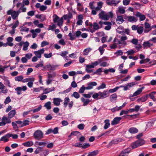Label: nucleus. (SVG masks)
Returning <instances> with one entry per match:
<instances>
[{
  "mask_svg": "<svg viewBox=\"0 0 156 156\" xmlns=\"http://www.w3.org/2000/svg\"><path fill=\"white\" fill-rule=\"evenodd\" d=\"M106 2L107 4L108 5H112L113 4H115V1H110L109 0H107Z\"/></svg>",
  "mask_w": 156,
  "mask_h": 156,
  "instance_id": "nucleus-44",
  "label": "nucleus"
},
{
  "mask_svg": "<svg viewBox=\"0 0 156 156\" xmlns=\"http://www.w3.org/2000/svg\"><path fill=\"white\" fill-rule=\"evenodd\" d=\"M129 131L131 133H137L138 130L136 128L132 127L129 129Z\"/></svg>",
  "mask_w": 156,
  "mask_h": 156,
  "instance_id": "nucleus-16",
  "label": "nucleus"
},
{
  "mask_svg": "<svg viewBox=\"0 0 156 156\" xmlns=\"http://www.w3.org/2000/svg\"><path fill=\"white\" fill-rule=\"evenodd\" d=\"M72 87L75 88L77 87V85L75 81L72 82L71 84Z\"/></svg>",
  "mask_w": 156,
  "mask_h": 156,
  "instance_id": "nucleus-64",
  "label": "nucleus"
},
{
  "mask_svg": "<svg viewBox=\"0 0 156 156\" xmlns=\"http://www.w3.org/2000/svg\"><path fill=\"white\" fill-rule=\"evenodd\" d=\"M148 95L146 94L145 96H144L141 98H139L137 100L138 102L141 101L142 102H144L147 100L148 97Z\"/></svg>",
  "mask_w": 156,
  "mask_h": 156,
  "instance_id": "nucleus-12",
  "label": "nucleus"
},
{
  "mask_svg": "<svg viewBox=\"0 0 156 156\" xmlns=\"http://www.w3.org/2000/svg\"><path fill=\"white\" fill-rule=\"evenodd\" d=\"M104 24L105 25H108L105 27V29L106 30H109L111 28L112 25L111 23L109 22H104Z\"/></svg>",
  "mask_w": 156,
  "mask_h": 156,
  "instance_id": "nucleus-10",
  "label": "nucleus"
},
{
  "mask_svg": "<svg viewBox=\"0 0 156 156\" xmlns=\"http://www.w3.org/2000/svg\"><path fill=\"white\" fill-rule=\"evenodd\" d=\"M58 22L57 25L60 27L62 25L63 22V17H61Z\"/></svg>",
  "mask_w": 156,
  "mask_h": 156,
  "instance_id": "nucleus-25",
  "label": "nucleus"
},
{
  "mask_svg": "<svg viewBox=\"0 0 156 156\" xmlns=\"http://www.w3.org/2000/svg\"><path fill=\"white\" fill-rule=\"evenodd\" d=\"M52 132L54 134H57L58 133V127L55 128L53 130H52Z\"/></svg>",
  "mask_w": 156,
  "mask_h": 156,
  "instance_id": "nucleus-61",
  "label": "nucleus"
},
{
  "mask_svg": "<svg viewBox=\"0 0 156 156\" xmlns=\"http://www.w3.org/2000/svg\"><path fill=\"white\" fill-rule=\"evenodd\" d=\"M152 44H150L149 41L144 42L143 44V46L144 47H150L151 46H152Z\"/></svg>",
  "mask_w": 156,
  "mask_h": 156,
  "instance_id": "nucleus-29",
  "label": "nucleus"
},
{
  "mask_svg": "<svg viewBox=\"0 0 156 156\" xmlns=\"http://www.w3.org/2000/svg\"><path fill=\"white\" fill-rule=\"evenodd\" d=\"M131 42L134 44H137L138 43V40L136 39H133L132 40Z\"/></svg>",
  "mask_w": 156,
  "mask_h": 156,
  "instance_id": "nucleus-59",
  "label": "nucleus"
},
{
  "mask_svg": "<svg viewBox=\"0 0 156 156\" xmlns=\"http://www.w3.org/2000/svg\"><path fill=\"white\" fill-rule=\"evenodd\" d=\"M34 136L35 139L40 140L43 138V133L41 130H38L35 132Z\"/></svg>",
  "mask_w": 156,
  "mask_h": 156,
  "instance_id": "nucleus-3",
  "label": "nucleus"
},
{
  "mask_svg": "<svg viewBox=\"0 0 156 156\" xmlns=\"http://www.w3.org/2000/svg\"><path fill=\"white\" fill-rule=\"evenodd\" d=\"M54 90V87H53L52 88V89H51V90H49V89H48V88H46L45 89L44 91V94H47L48 93H49V92H51V91H53Z\"/></svg>",
  "mask_w": 156,
  "mask_h": 156,
  "instance_id": "nucleus-31",
  "label": "nucleus"
},
{
  "mask_svg": "<svg viewBox=\"0 0 156 156\" xmlns=\"http://www.w3.org/2000/svg\"><path fill=\"white\" fill-rule=\"evenodd\" d=\"M72 97L74 96L76 98H78L80 97V95L77 92H74L73 94L71 95Z\"/></svg>",
  "mask_w": 156,
  "mask_h": 156,
  "instance_id": "nucleus-32",
  "label": "nucleus"
},
{
  "mask_svg": "<svg viewBox=\"0 0 156 156\" xmlns=\"http://www.w3.org/2000/svg\"><path fill=\"white\" fill-rule=\"evenodd\" d=\"M19 23L18 20L16 21L12 27V28L14 29L18 26Z\"/></svg>",
  "mask_w": 156,
  "mask_h": 156,
  "instance_id": "nucleus-48",
  "label": "nucleus"
},
{
  "mask_svg": "<svg viewBox=\"0 0 156 156\" xmlns=\"http://www.w3.org/2000/svg\"><path fill=\"white\" fill-rule=\"evenodd\" d=\"M29 121L27 120H25L23 122V124L21 126V127H22L24 126L28 125L29 124Z\"/></svg>",
  "mask_w": 156,
  "mask_h": 156,
  "instance_id": "nucleus-39",
  "label": "nucleus"
},
{
  "mask_svg": "<svg viewBox=\"0 0 156 156\" xmlns=\"http://www.w3.org/2000/svg\"><path fill=\"white\" fill-rule=\"evenodd\" d=\"M93 28L95 30H97L99 28V25L96 22L93 23Z\"/></svg>",
  "mask_w": 156,
  "mask_h": 156,
  "instance_id": "nucleus-28",
  "label": "nucleus"
},
{
  "mask_svg": "<svg viewBox=\"0 0 156 156\" xmlns=\"http://www.w3.org/2000/svg\"><path fill=\"white\" fill-rule=\"evenodd\" d=\"M11 101V100L10 99V98L8 96L5 99V101L4 103L5 104H7L8 103H9V102H10Z\"/></svg>",
  "mask_w": 156,
  "mask_h": 156,
  "instance_id": "nucleus-43",
  "label": "nucleus"
},
{
  "mask_svg": "<svg viewBox=\"0 0 156 156\" xmlns=\"http://www.w3.org/2000/svg\"><path fill=\"white\" fill-rule=\"evenodd\" d=\"M133 5H136V6L134 7L136 9H139L141 7V5L139 3L136 2Z\"/></svg>",
  "mask_w": 156,
  "mask_h": 156,
  "instance_id": "nucleus-56",
  "label": "nucleus"
},
{
  "mask_svg": "<svg viewBox=\"0 0 156 156\" xmlns=\"http://www.w3.org/2000/svg\"><path fill=\"white\" fill-rule=\"evenodd\" d=\"M23 77L22 76H17L15 78V80L18 81H20L22 80Z\"/></svg>",
  "mask_w": 156,
  "mask_h": 156,
  "instance_id": "nucleus-30",
  "label": "nucleus"
},
{
  "mask_svg": "<svg viewBox=\"0 0 156 156\" xmlns=\"http://www.w3.org/2000/svg\"><path fill=\"white\" fill-rule=\"evenodd\" d=\"M121 109V107H116L114 108H112L111 109V111L112 112H114L116 111H119Z\"/></svg>",
  "mask_w": 156,
  "mask_h": 156,
  "instance_id": "nucleus-34",
  "label": "nucleus"
},
{
  "mask_svg": "<svg viewBox=\"0 0 156 156\" xmlns=\"http://www.w3.org/2000/svg\"><path fill=\"white\" fill-rule=\"evenodd\" d=\"M52 116L50 114H48V115L46 116L45 117V119L46 120H51L52 119Z\"/></svg>",
  "mask_w": 156,
  "mask_h": 156,
  "instance_id": "nucleus-62",
  "label": "nucleus"
},
{
  "mask_svg": "<svg viewBox=\"0 0 156 156\" xmlns=\"http://www.w3.org/2000/svg\"><path fill=\"white\" fill-rule=\"evenodd\" d=\"M56 28V26L55 24H53L52 26H49L48 27V30H53L54 29Z\"/></svg>",
  "mask_w": 156,
  "mask_h": 156,
  "instance_id": "nucleus-54",
  "label": "nucleus"
},
{
  "mask_svg": "<svg viewBox=\"0 0 156 156\" xmlns=\"http://www.w3.org/2000/svg\"><path fill=\"white\" fill-rule=\"evenodd\" d=\"M85 89H86V87H85L84 86H82V87L79 90V93H83L84 92Z\"/></svg>",
  "mask_w": 156,
  "mask_h": 156,
  "instance_id": "nucleus-45",
  "label": "nucleus"
},
{
  "mask_svg": "<svg viewBox=\"0 0 156 156\" xmlns=\"http://www.w3.org/2000/svg\"><path fill=\"white\" fill-rule=\"evenodd\" d=\"M29 43L27 42L26 41L24 43V45L23 49L24 51H26L27 49V47L29 46Z\"/></svg>",
  "mask_w": 156,
  "mask_h": 156,
  "instance_id": "nucleus-27",
  "label": "nucleus"
},
{
  "mask_svg": "<svg viewBox=\"0 0 156 156\" xmlns=\"http://www.w3.org/2000/svg\"><path fill=\"white\" fill-rule=\"evenodd\" d=\"M119 11L121 14H123L125 12V9L122 8H119Z\"/></svg>",
  "mask_w": 156,
  "mask_h": 156,
  "instance_id": "nucleus-53",
  "label": "nucleus"
},
{
  "mask_svg": "<svg viewBox=\"0 0 156 156\" xmlns=\"http://www.w3.org/2000/svg\"><path fill=\"white\" fill-rule=\"evenodd\" d=\"M51 103L50 101H48L45 104L44 106L46 107L48 110H49L51 108Z\"/></svg>",
  "mask_w": 156,
  "mask_h": 156,
  "instance_id": "nucleus-19",
  "label": "nucleus"
},
{
  "mask_svg": "<svg viewBox=\"0 0 156 156\" xmlns=\"http://www.w3.org/2000/svg\"><path fill=\"white\" fill-rule=\"evenodd\" d=\"M94 3V2H92L89 3L90 7L91 9H93L95 8V7L93 5V4Z\"/></svg>",
  "mask_w": 156,
  "mask_h": 156,
  "instance_id": "nucleus-46",
  "label": "nucleus"
},
{
  "mask_svg": "<svg viewBox=\"0 0 156 156\" xmlns=\"http://www.w3.org/2000/svg\"><path fill=\"white\" fill-rule=\"evenodd\" d=\"M98 151L96 150L90 152L87 156H96L98 153Z\"/></svg>",
  "mask_w": 156,
  "mask_h": 156,
  "instance_id": "nucleus-20",
  "label": "nucleus"
},
{
  "mask_svg": "<svg viewBox=\"0 0 156 156\" xmlns=\"http://www.w3.org/2000/svg\"><path fill=\"white\" fill-rule=\"evenodd\" d=\"M125 19H127V20L129 22H132L133 21L136 22L137 21V19L133 16H127L126 18H124Z\"/></svg>",
  "mask_w": 156,
  "mask_h": 156,
  "instance_id": "nucleus-8",
  "label": "nucleus"
},
{
  "mask_svg": "<svg viewBox=\"0 0 156 156\" xmlns=\"http://www.w3.org/2000/svg\"><path fill=\"white\" fill-rule=\"evenodd\" d=\"M145 143L144 140L143 139H140L133 143L131 146L133 148H135L137 147L143 145Z\"/></svg>",
  "mask_w": 156,
  "mask_h": 156,
  "instance_id": "nucleus-2",
  "label": "nucleus"
},
{
  "mask_svg": "<svg viewBox=\"0 0 156 156\" xmlns=\"http://www.w3.org/2000/svg\"><path fill=\"white\" fill-rule=\"evenodd\" d=\"M15 90L17 91V92L18 94H20L21 93V87H18L16 88Z\"/></svg>",
  "mask_w": 156,
  "mask_h": 156,
  "instance_id": "nucleus-35",
  "label": "nucleus"
},
{
  "mask_svg": "<svg viewBox=\"0 0 156 156\" xmlns=\"http://www.w3.org/2000/svg\"><path fill=\"white\" fill-rule=\"evenodd\" d=\"M117 95L116 94H114L111 95L110 98L111 101H112L114 99L116 98Z\"/></svg>",
  "mask_w": 156,
  "mask_h": 156,
  "instance_id": "nucleus-37",
  "label": "nucleus"
},
{
  "mask_svg": "<svg viewBox=\"0 0 156 156\" xmlns=\"http://www.w3.org/2000/svg\"><path fill=\"white\" fill-rule=\"evenodd\" d=\"M99 18L104 20H107L109 18H112L113 14L112 12H110L108 13L104 11H101L99 14Z\"/></svg>",
  "mask_w": 156,
  "mask_h": 156,
  "instance_id": "nucleus-1",
  "label": "nucleus"
},
{
  "mask_svg": "<svg viewBox=\"0 0 156 156\" xmlns=\"http://www.w3.org/2000/svg\"><path fill=\"white\" fill-rule=\"evenodd\" d=\"M116 21L117 23L120 24L124 22L125 20L123 19V17L122 16H117Z\"/></svg>",
  "mask_w": 156,
  "mask_h": 156,
  "instance_id": "nucleus-11",
  "label": "nucleus"
},
{
  "mask_svg": "<svg viewBox=\"0 0 156 156\" xmlns=\"http://www.w3.org/2000/svg\"><path fill=\"white\" fill-rule=\"evenodd\" d=\"M105 124L104 127V129H106L109 127L110 125V124L109 123V120L108 119L105 120Z\"/></svg>",
  "mask_w": 156,
  "mask_h": 156,
  "instance_id": "nucleus-18",
  "label": "nucleus"
},
{
  "mask_svg": "<svg viewBox=\"0 0 156 156\" xmlns=\"http://www.w3.org/2000/svg\"><path fill=\"white\" fill-rule=\"evenodd\" d=\"M7 14L8 15H11L12 18L15 20L16 18L18 17V16L16 13V11H13L12 9H10L8 10L7 12Z\"/></svg>",
  "mask_w": 156,
  "mask_h": 156,
  "instance_id": "nucleus-4",
  "label": "nucleus"
},
{
  "mask_svg": "<svg viewBox=\"0 0 156 156\" xmlns=\"http://www.w3.org/2000/svg\"><path fill=\"white\" fill-rule=\"evenodd\" d=\"M6 137L5 136V135L2 136L0 139V141H3L4 142H7L8 141V139L6 138Z\"/></svg>",
  "mask_w": 156,
  "mask_h": 156,
  "instance_id": "nucleus-49",
  "label": "nucleus"
},
{
  "mask_svg": "<svg viewBox=\"0 0 156 156\" xmlns=\"http://www.w3.org/2000/svg\"><path fill=\"white\" fill-rule=\"evenodd\" d=\"M44 48H42L37 51H35L34 54L37 58H40L41 57V54L44 53Z\"/></svg>",
  "mask_w": 156,
  "mask_h": 156,
  "instance_id": "nucleus-5",
  "label": "nucleus"
},
{
  "mask_svg": "<svg viewBox=\"0 0 156 156\" xmlns=\"http://www.w3.org/2000/svg\"><path fill=\"white\" fill-rule=\"evenodd\" d=\"M68 35L70 37V40H74L75 39V37H74V35H73L71 32L69 33Z\"/></svg>",
  "mask_w": 156,
  "mask_h": 156,
  "instance_id": "nucleus-55",
  "label": "nucleus"
},
{
  "mask_svg": "<svg viewBox=\"0 0 156 156\" xmlns=\"http://www.w3.org/2000/svg\"><path fill=\"white\" fill-rule=\"evenodd\" d=\"M49 70H53L55 69V66H51L50 65H47L45 66Z\"/></svg>",
  "mask_w": 156,
  "mask_h": 156,
  "instance_id": "nucleus-22",
  "label": "nucleus"
},
{
  "mask_svg": "<svg viewBox=\"0 0 156 156\" xmlns=\"http://www.w3.org/2000/svg\"><path fill=\"white\" fill-rule=\"evenodd\" d=\"M47 8V6L44 5H41L40 8V10L41 11H43Z\"/></svg>",
  "mask_w": 156,
  "mask_h": 156,
  "instance_id": "nucleus-50",
  "label": "nucleus"
},
{
  "mask_svg": "<svg viewBox=\"0 0 156 156\" xmlns=\"http://www.w3.org/2000/svg\"><path fill=\"white\" fill-rule=\"evenodd\" d=\"M141 92L139 90H137L135 92L133 95L131 96V97H133L135 96H136L137 95H139Z\"/></svg>",
  "mask_w": 156,
  "mask_h": 156,
  "instance_id": "nucleus-38",
  "label": "nucleus"
},
{
  "mask_svg": "<svg viewBox=\"0 0 156 156\" xmlns=\"http://www.w3.org/2000/svg\"><path fill=\"white\" fill-rule=\"evenodd\" d=\"M54 16H55V17L53 19V21L54 23H55L58 21L57 20L59 19V17L56 15H54Z\"/></svg>",
  "mask_w": 156,
  "mask_h": 156,
  "instance_id": "nucleus-58",
  "label": "nucleus"
},
{
  "mask_svg": "<svg viewBox=\"0 0 156 156\" xmlns=\"http://www.w3.org/2000/svg\"><path fill=\"white\" fill-rule=\"evenodd\" d=\"M30 32L32 34V37L35 38L37 35V34L35 33L34 30L33 29L30 30Z\"/></svg>",
  "mask_w": 156,
  "mask_h": 156,
  "instance_id": "nucleus-40",
  "label": "nucleus"
},
{
  "mask_svg": "<svg viewBox=\"0 0 156 156\" xmlns=\"http://www.w3.org/2000/svg\"><path fill=\"white\" fill-rule=\"evenodd\" d=\"M135 85V83L133 82L129 83H128L126 86H121L120 87H119V88L121 87H123L124 89L123 90H126L129 89V88L134 86Z\"/></svg>",
  "mask_w": 156,
  "mask_h": 156,
  "instance_id": "nucleus-6",
  "label": "nucleus"
},
{
  "mask_svg": "<svg viewBox=\"0 0 156 156\" xmlns=\"http://www.w3.org/2000/svg\"><path fill=\"white\" fill-rule=\"evenodd\" d=\"M26 147H30L32 146L33 144L32 142L28 141L23 144Z\"/></svg>",
  "mask_w": 156,
  "mask_h": 156,
  "instance_id": "nucleus-21",
  "label": "nucleus"
},
{
  "mask_svg": "<svg viewBox=\"0 0 156 156\" xmlns=\"http://www.w3.org/2000/svg\"><path fill=\"white\" fill-rule=\"evenodd\" d=\"M24 5L22 4L21 7L20 8V10H21L22 12H25L26 10V8L24 7Z\"/></svg>",
  "mask_w": 156,
  "mask_h": 156,
  "instance_id": "nucleus-41",
  "label": "nucleus"
},
{
  "mask_svg": "<svg viewBox=\"0 0 156 156\" xmlns=\"http://www.w3.org/2000/svg\"><path fill=\"white\" fill-rule=\"evenodd\" d=\"M130 150H129V148H127L122 151H121V152L124 153L125 154H126L128 155V154L130 152Z\"/></svg>",
  "mask_w": 156,
  "mask_h": 156,
  "instance_id": "nucleus-33",
  "label": "nucleus"
},
{
  "mask_svg": "<svg viewBox=\"0 0 156 156\" xmlns=\"http://www.w3.org/2000/svg\"><path fill=\"white\" fill-rule=\"evenodd\" d=\"M16 112L15 110H13L10 112L8 113V117L9 118H12L15 115Z\"/></svg>",
  "mask_w": 156,
  "mask_h": 156,
  "instance_id": "nucleus-15",
  "label": "nucleus"
},
{
  "mask_svg": "<svg viewBox=\"0 0 156 156\" xmlns=\"http://www.w3.org/2000/svg\"><path fill=\"white\" fill-rule=\"evenodd\" d=\"M44 55L45 58H48L52 56V54L51 53H50L49 54H44Z\"/></svg>",
  "mask_w": 156,
  "mask_h": 156,
  "instance_id": "nucleus-57",
  "label": "nucleus"
},
{
  "mask_svg": "<svg viewBox=\"0 0 156 156\" xmlns=\"http://www.w3.org/2000/svg\"><path fill=\"white\" fill-rule=\"evenodd\" d=\"M41 107L42 106L41 105H40L37 108L33 110V112L34 113L38 112L41 109Z\"/></svg>",
  "mask_w": 156,
  "mask_h": 156,
  "instance_id": "nucleus-52",
  "label": "nucleus"
},
{
  "mask_svg": "<svg viewBox=\"0 0 156 156\" xmlns=\"http://www.w3.org/2000/svg\"><path fill=\"white\" fill-rule=\"evenodd\" d=\"M49 44V43L46 41H43L42 42L41 44V46L42 47H43L44 46L48 45Z\"/></svg>",
  "mask_w": 156,
  "mask_h": 156,
  "instance_id": "nucleus-60",
  "label": "nucleus"
},
{
  "mask_svg": "<svg viewBox=\"0 0 156 156\" xmlns=\"http://www.w3.org/2000/svg\"><path fill=\"white\" fill-rule=\"evenodd\" d=\"M91 50L90 48H87L85 49L83 51V55H87L88 53Z\"/></svg>",
  "mask_w": 156,
  "mask_h": 156,
  "instance_id": "nucleus-26",
  "label": "nucleus"
},
{
  "mask_svg": "<svg viewBox=\"0 0 156 156\" xmlns=\"http://www.w3.org/2000/svg\"><path fill=\"white\" fill-rule=\"evenodd\" d=\"M121 117H116L111 122V124L114 125L117 124L119 122L121 119Z\"/></svg>",
  "mask_w": 156,
  "mask_h": 156,
  "instance_id": "nucleus-7",
  "label": "nucleus"
},
{
  "mask_svg": "<svg viewBox=\"0 0 156 156\" xmlns=\"http://www.w3.org/2000/svg\"><path fill=\"white\" fill-rule=\"evenodd\" d=\"M61 99L59 98H54L53 99L54 104L57 106H59L60 104Z\"/></svg>",
  "mask_w": 156,
  "mask_h": 156,
  "instance_id": "nucleus-14",
  "label": "nucleus"
},
{
  "mask_svg": "<svg viewBox=\"0 0 156 156\" xmlns=\"http://www.w3.org/2000/svg\"><path fill=\"white\" fill-rule=\"evenodd\" d=\"M12 125L13 127V128L15 129L16 130V129H18V127L17 126L16 123L15 122H13L12 123Z\"/></svg>",
  "mask_w": 156,
  "mask_h": 156,
  "instance_id": "nucleus-51",
  "label": "nucleus"
},
{
  "mask_svg": "<svg viewBox=\"0 0 156 156\" xmlns=\"http://www.w3.org/2000/svg\"><path fill=\"white\" fill-rule=\"evenodd\" d=\"M2 121H4L5 122V121H6L5 123H10L11 122V121L10 120V119H8L7 117L5 116H4L2 117Z\"/></svg>",
  "mask_w": 156,
  "mask_h": 156,
  "instance_id": "nucleus-23",
  "label": "nucleus"
},
{
  "mask_svg": "<svg viewBox=\"0 0 156 156\" xmlns=\"http://www.w3.org/2000/svg\"><path fill=\"white\" fill-rule=\"evenodd\" d=\"M82 101L83 102V106H86L90 102V100L89 99H85L84 98H81Z\"/></svg>",
  "mask_w": 156,
  "mask_h": 156,
  "instance_id": "nucleus-17",
  "label": "nucleus"
},
{
  "mask_svg": "<svg viewBox=\"0 0 156 156\" xmlns=\"http://www.w3.org/2000/svg\"><path fill=\"white\" fill-rule=\"evenodd\" d=\"M102 68H99L96 70V71L94 72L93 73L94 74L98 73V74H100L98 73L99 72H102Z\"/></svg>",
  "mask_w": 156,
  "mask_h": 156,
  "instance_id": "nucleus-47",
  "label": "nucleus"
},
{
  "mask_svg": "<svg viewBox=\"0 0 156 156\" xmlns=\"http://www.w3.org/2000/svg\"><path fill=\"white\" fill-rule=\"evenodd\" d=\"M115 54L118 55H122L123 54V52L121 50H119L115 53Z\"/></svg>",
  "mask_w": 156,
  "mask_h": 156,
  "instance_id": "nucleus-63",
  "label": "nucleus"
},
{
  "mask_svg": "<svg viewBox=\"0 0 156 156\" xmlns=\"http://www.w3.org/2000/svg\"><path fill=\"white\" fill-rule=\"evenodd\" d=\"M137 32L139 34H141L143 31V27L140 26L137 28Z\"/></svg>",
  "mask_w": 156,
  "mask_h": 156,
  "instance_id": "nucleus-24",
  "label": "nucleus"
},
{
  "mask_svg": "<svg viewBox=\"0 0 156 156\" xmlns=\"http://www.w3.org/2000/svg\"><path fill=\"white\" fill-rule=\"evenodd\" d=\"M119 88V87H116L115 88L113 89H110L108 91L110 93H113L115 92Z\"/></svg>",
  "mask_w": 156,
  "mask_h": 156,
  "instance_id": "nucleus-36",
  "label": "nucleus"
},
{
  "mask_svg": "<svg viewBox=\"0 0 156 156\" xmlns=\"http://www.w3.org/2000/svg\"><path fill=\"white\" fill-rule=\"evenodd\" d=\"M97 85V83L95 82H91L88 84V86L86 87V89H90L93 88V86H95Z\"/></svg>",
  "mask_w": 156,
  "mask_h": 156,
  "instance_id": "nucleus-9",
  "label": "nucleus"
},
{
  "mask_svg": "<svg viewBox=\"0 0 156 156\" xmlns=\"http://www.w3.org/2000/svg\"><path fill=\"white\" fill-rule=\"evenodd\" d=\"M85 125L83 124H80L78 125L77 127L80 129L83 130L84 128Z\"/></svg>",
  "mask_w": 156,
  "mask_h": 156,
  "instance_id": "nucleus-42",
  "label": "nucleus"
},
{
  "mask_svg": "<svg viewBox=\"0 0 156 156\" xmlns=\"http://www.w3.org/2000/svg\"><path fill=\"white\" fill-rule=\"evenodd\" d=\"M107 92V91H105L103 92H99V96H101V98H105L109 96V95H107V94L106 93Z\"/></svg>",
  "mask_w": 156,
  "mask_h": 156,
  "instance_id": "nucleus-13",
  "label": "nucleus"
}]
</instances>
